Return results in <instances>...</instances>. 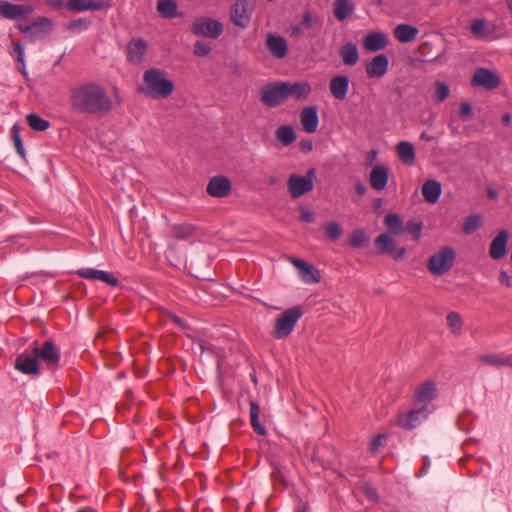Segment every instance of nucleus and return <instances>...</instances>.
Returning a JSON list of instances; mask_svg holds the SVG:
<instances>
[{
	"label": "nucleus",
	"mask_w": 512,
	"mask_h": 512,
	"mask_svg": "<svg viewBox=\"0 0 512 512\" xmlns=\"http://www.w3.org/2000/svg\"><path fill=\"white\" fill-rule=\"evenodd\" d=\"M123 99L117 90L111 97L104 86L95 81L84 82L71 88L70 108L74 113L93 117H104L120 106Z\"/></svg>",
	"instance_id": "1"
},
{
	"label": "nucleus",
	"mask_w": 512,
	"mask_h": 512,
	"mask_svg": "<svg viewBox=\"0 0 512 512\" xmlns=\"http://www.w3.org/2000/svg\"><path fill=\"white\" fill-rule=\"evenodd\" d=\"M143 86L138 91L152 99H166L174 91L173 81L166 78V72L159 68H150L143 74Z\"/></svg>",
	"instance_id": "2"
},
{
	"label": "nucleus",
	"mask_w": 512,
	"mask_h": 512,
	"mask_svg": "<svg viewBox=\"0 0 512 512\" xmlns=\"http://www.w3.org/2000/svg\"><path fill=\"white\" fill-rule=\"evenodd\" d=\"M16 28L30 42L43 39L53 29V22L44 16H39L25 23H19Z\"/></svg>",
	"instance_id": "3"
},
{
	"label": "nucleus",
	"mask_w": 512,
	"mask_h": 512,
	"mask_svg": "<svg viewBox=\"0 0 512 512\" xmlns=\"http://www.w3.org/2000/svg\"><path fill=\"white\" fill-rule=\"evenodd\" d=\"M302 315L303 311L300 306H294L285 310L275 321L273 337L275 339L287 337L293 331Z\"/></svg>",
	"instance_id": "4"
},
{
	"label": "nucleus",
	"mask_w": 512,
	"mask_h": 512,
	"mask_svg": "<svg viewBox=\"0 0 512 512\" xmlns=\"http://www.w3.org/2000/svg\"><path fill=\"white\" fill-rule=\"evenodd\" d=\"M455 258L454 249L445 246L428 259L427 269L434 276H442L452 268Z\"/></svg>",
	"instance_id": "5"
},
{
	"label": "nucleus",
	"mask_w": 512,
	"mask_h": 512,
	"mask_svg": "<svg viewBox=\"0 0 512 512\" xmlns=\"http://www.w3.org/2000/svg\"><path fill=\"white\" fill-rule=\"evenodd\" d=\"M30 347L32 348V353L37 357L38 361L45 363L48 367H58L61 358V352L53 340H45L41 345L37 340H34Z\"/></svg>",
	"instance_id": "6"
},
{
	"label": "nucleus",
	"mask_w": 512,
	"mask_h": 512,
	"mask_svg": "<svg viewBox=\"0 0 512 512\" xmlns=\"http://www.w3.org/2000/svg\"><path fill=\"white\" fill-rule=\"evenodd\" d=\"M316 170L310 168L305 176L291 174L287 180L288 191L292 198L296 199L310 192L314 188Z\"/></svg>",
	"instance_id": "7"
},
{
	"label": "nucleus",
	"mask_w": 512,
	"mask_h": 512,
	"mask_svg": "<svg viewBox=\"0 0 512 512\" xmlns=\"http://www.w3.org/2000/svg\"><path fill=\"white\" fill-rule=\"evenodd\" d=\"M191 31L196 36L216 39L222 34L223 25L218 20L208 17H199L193 22Z\"/></svg>",
	"instance_id": "8"
},
{
	"label": "nucleus",
	"mask_w": 512,
	"mask_h": 512,
	"mask_svg": "<svg viewBox=\"0 0 512 512\" xmlns=\"http://www.w3.org/2000/svg\"><path fill=\"white\" fill-rule=\"evenodd\" d=\"M34 8L30 4H13L7 0H0V15L9 20L26 19Z\"/></svg>",
	"instance_id": "9"
},
{
	"label": "nucleus",
	"mask_w": 512,
	"mask_h": 512,
	"mask_svg": "<svg viewBox=\"0 0 512 512\" xmlns=\"http://www.w3.org/2000/svg\"><path fill=\"white\" fill-rule=\"evenodd\" d=\"M501 83L500 77L488 68H478L472 79L471 85L474 87H482L486 90H494Z\"/></svg>",
	"instance_id": "10"
},
{
	"label": "nucleus",
	"mask_w": 512,
	"mask_h": 512,
	"mask_svg": "<svg viewBox=\"0 0 512 512\" xmlns=\"http://www.w3.org/2000/svg\"><path fill=\"white\" fill-rule=\"evenodd\" d=\"M260 100L267 107H276L285 100L282 82L266 85L260 92Z\"/></svg>",
	"instance_id": "11"
},
{
	"label": "nucleus",
	"mask_w": 512,
	"mask_h": 512,
	"mask_svg": "<svg viewBox=\"0 0 512 512\" xmlns=\"http://www.w3.org/2000/svg\"><path fill=\"white\" fill-rule=\"evenodd\" d=\"M14 367L25 375H38L40 373L37 357L32 351L30 353L27 351L20 353L15 359Z\"/></svg>",
	"instance_id": "12"
},
{
	"label": "nucleus",
	"mask_w": 512,
	"mask_h": 512,
	"mask_svg": "<svg viewBox=\"0 0 512 512\" xmlns=\"http://www.w3.org/2000/svg\"><path fill=\"white\" fill-rule=\"evenodd\" d=\"M428 415L427 405H423L420 408L412 409L407 413L400 414L397 417V425L405 430L414 429L419 423L420 419L426 418Z\"/></svg>",
	"instance_id": "13"
},
{
	"label": "nucleus",
	"mask_w": 512,
	"mask_h": 512,
	"mask_svg": "<svg viewBox=\"0 0 512 512\" xmlns=\"http://www.w3.org/2000/svg\"><path fill=\"white\" fill-rule=\"evenodd\" d=\"M232 190V183L226 176H213L210 178L206 191L207 193L215 198H223L230 194Z\"/></svg>",
	"instance_id": "14"
},
{
	"label": "nucleus",
	"mask_w": 512,
	"mask_h": 512,
	"mask_svg": "<svg viewBox=\"0 0 512 512\" xmlns=\"http://www.w3.org/2000/svg\"><path fill=\"white\" fill-rule=\"evenodd\" d=\"M389 59L385 54H378L368 61L365 65L367 77L370 79H380L388 71Z\"/></svg>",
	"instance_id": "15"
},
{
	"label": "nucleus",
	"mask_w": 512,
	"mask_h": 512,
	"mask_svg": "<svg viewBox=\"0 0 512 512\" xmlns=\"http://www.w3.org/2000/svg\"><path fill=\"white\" fill-rule=\"evenodd\" d=\"M230 19L232 23L240 28H246L251 21V14L248 11L246 0H237L231 7Z\"/></svg>",
	"instance_id": "16"
},
{
	"label": "nucleus",
	"mask_w": 512,
	"mask_h": 512,
	"mask_svg": "<svg viewBox=\"0 0 512 512\" xmlns=\"http://www.w3.org/2000/svg\"><path fill=\"white\" fill-rule=\"evenodd\" d=\"M65 6L73 12L99 11L110 7V0H69Z\"/></svg>",
	"instance_id": "17"
},
{
	"label": "nucleus",
	"mask_w": 512,
	"mask_h": 512,
	"mask_svg": "<svg viewBox=\"0 0 512 512\" xmlns=\"http://www.w3.org/2000/svg\"><path fill=\"white\" fill-rule=\"evenodd\" d=\"M290 262L299 269L301 279L305 283L313 284L321 281L320 272L312 264L296 257H290Z\"/></svg>",
	"instance_id": "18"
},
{
	"label": "nucleus",
	"mask_w": 512,
	"mask_h": 512,
	"mask_svg": "<svg viewBox=\"0 0 512 512\" xmlns=\"http://www.w3.org/2000/svg\"><path fill=\"white\" fill-rule=\"evenodd\" d=\"M265 47L270 52V54L277 59H283L287 56L288 44L287 41L281 36L269 33L266 36Z\"/></svg>",
	"instance_id": "19"
},
{
	"label": "nucleus",
	"mask_w": 512,
	"mask_h": 512,
	"mask_svg": "<svg viewBox=\"0 0 512 512\" xmlns=\"http://www.w3.org/2000/svg\"><path fill=\"white\" fill-rule=\"evenodd\" d=\"M76 274L85 279L103 281L112 287H116L119 285V280L112 273L107 271L92 268H82L77 270Z\"/></svg>",
	"instance_id": "20"
},
{
	"label": "nucleus",
	"mask_w": 512,
	"mask_h": 512,
	"mask_svg": "<svg viewBox=\"0 0 512 512\" xmlns=\"http://www.w3.org/2000/svg\"><path fill=\"white\" fill-rule=\"evenodd\" d=\"M284 88L285 99L292 97L297 100H305L309 97L312 88L308 82H282Z\"/></svg>",
	"instance_id": "21"
},
{
	"label": "nucleus",
	"mask_w": 512,
	"mask_h": 512,
	"mask_svg": "<svg viewBox=\"0 0 512 512\" xmlns=\"http://www.w3.org/2000/svg\"><path fill=\"white\" fill-rule=\"evenodd\" d=\"M508 241L509 232L507 230H500L490 244L489 256L494 260L503 258L506 254Z\"/></svg>",
	"instance_id": "22"
},
{
	"label": "nucleus",
	"mask_w": 512,
	"mask_h": 512,
	"mask_svg": "<svg viewBox=\"0 0 512 512\" xmlns=\"http://www.w3.org/2000/svg\"><path fill=\"white\" fill-rule=\"evenodd\" d=\"M302 128L307 133L316 132L319 125L318 110L316 106H307L300 112Z\"/></svg>",
	"instance_id": "23"
},
{
	"label": "nucleus",
	"mask_w": 512,
	"mask_h": 512,
	"mask_svg": "<svg viewBox=\"0 0 512 512\" xmlns=\"http://www.w3.org/2000/svg\"><path fill=\"white\" fill-rule=\"evenodd\" d=\"M147 52V42L143 39H132L126 48L127 60L134 64L142 62Z\"/></svg>",
	"instance_id": "24"
},
{
	"label": "nucleus",
	"mask_w": 512,
	"mask_h": 512,
	"mask_svg": "<svg viewBox=\"0 0 512 512\" xmlns=\"http://www.w3.org/2000/svg\"><path fill=\"white\" fill-rule=\"evenodd\" d=\"M388 37L382 32H370L363 38V47L367 51L377 52L388 45Z\"/></svg>",
	"instance_id": "25"
},
{
	"label": "nucleus",
	"mask_w": 512,
	"mask_h": 512,
	"mask_svg": "<svg viewBox=\"0 0 512 512\" xmlns=\"http://www.w3.org/2000/svg\"><path fill=\"white\" fill-rule=\"evenodd\" d=\"M389 180V170L383 165H376L369 175V182L373 189L381 191L385 189Z\"/></svg>",
	"instance_id": "26"
},
{
	"label": "nucleus",
	"mask_w": 512,
	"mask_h": 512,
	"mask_svg": "<svg viewBox=\"0 0 512 512\" xmlns=\"http://www.w3.org/2000/svg\"><path fill=\"white\" fill-rule=\"evenodd\" d=\"M349 78L344 75L333 77L329 83L331 94L338 100H344L349 90Z\"/></svg>",
	"instance_id": "27"
},
{
	"label": "nucleus",
	"mask_w": 512,
	"mask_h": 512,
	"mask_svg": "<svg viewBox=\"0 0 512 512\" xmlns=\"http://www.w3.org/2000/svg\"><path fill=\"white\" fill-rule=\"evenodd\" d=\"M329 449L326 447H317L310 455V461L313 469H328L332 464V459L327 455Z\"/></svg>",
	"instance_id": "28"
},
{
	"label": "nucleus",
	"mask_w": 512,
	"mask_h": 512,
	"mask_svg": "<svg viewBox=\"0 0 512 512\" xmlns=\"http://www.w3.org/2000/svg\"><path fill=\"white\" fill-rule=\"evenodd\" d=\"M436 385L432 381H427L420 385L414 393L415 403H426L433 400L436 397Z\"/></svg>",
	"instance_id": "29"
},
{
	"label": "nucleus",
	"mask_w": 512,
	"mask_h": 512,
	"mask_svg": "<svg viewBox=\"0 0 512 512\" xmlns=\"http://www.w3.org/2000/svg\"><path fill=\"white\" fill-rule=\"evenodd\" d=\"M419 33L417 27L409 24H399L394 28V37L401 43H410L414 41Z\"/></svg>",
	"instance_id": "30"
},
{
	"label": "nucleus",
	"mask_w": 512,
	"mask_h": 512,
	"mask_svg": "<svg viewBox=\"0 0 512 512\" xmlns=\"http://www.w3.org/2000/svg\"><path fill=\"white\" fill-rule=\"evenodd\" d=\"M339 55L342 62L347 66H354L359 61V52L356 44L349 42L341 46Z\"/></svg>",
	"instance_id": "31"
},
{
	"label": "nucleus",
	"mask_w": 512,
	"mask_h": 512,
	"mask_svg": "<svg viewBox=\"0 0 512 512\" xmlns=\"http://www.w3.org/2000/svg\"><path fill=\"white\" fill-rule=\"evenodd\" d=\"M422 195L428 203H436L441 195V184L437 180H427L422 186Z\"/></svg>",
	"instance_id": "32"
},
{
	"label": "nucleus",
	"mask_w": 512,
	"mask_h": 512,
	"mask_svg": "<svg viewBox=\"0 0 512 512\" xmlns=\"http://www.w3.org/2000/svg\"><path fill=\"white\" fill-rule=\"evenodd\" d=\"M399 159L406 165H413L415 162V148L407 141H401L396 146Z\"/></svg>",
	"instance_id": "33"
},
{
	"label": "nucleus",
	"mask_w": 512,
	"mask_h": 512,
	"mask_svg": "<svg viewBox=\"0 0 512 512\" xmlns=\"http://www.w3.org/2000/svg\"><path fill=\"white\" fill-rule=\"evenodd\" d=\"M375 247L380 254H391L396 250V242L389 234L383 233L375 239Z\"/></svg>",
	"instance_id": "34"
},
{
	"label": "nucleus",
	"mask_w": 512,
	"mask_h": 512,
	"mask_svg": "<svg viewBox=\"0 0 512 512\" xmlns=\"http://www.w3.org/2000/svg\"><path fill=\"white\" fill-rule=\"evenodd\" d=\"M275 137L283 146H289L296 140V132L292 126L282 125L276 129Z\"/></svg>",
	"instance_id": "35"
},
{
	"label": "nucleus",
	"mask_w": 512,
	"mask_h": 512,
	"mask_svg": "<svg viewBox=\"0 0 512 512\" xmlns=\"http://www.w3.org/2000/svg\"><path fill=\"white\" fill-rule=\"evenodd\" d=\"M354 11V5L349 0H335L333 14L339 21H344Z\"/></svg>",
	"instance_id": "36"
},
{
	"label": "nucleus",
	"mask_w": 512,
	"mask_h": 512,
	"mask_svg": "<svg viewBox=\"0 0 512 512\" xmlns=\"http://www.w3.org/2000/svg\"><path fill=\"white\" fill-rule=\"evenodd\" d=\"M384 225L389 233L393 235H400L404 231V223L401 217L395 213H389L384 218Z\"/></svg>",
	"instance_id": "37"
},
{
	"label": "nucleus",
	"mask_w": 512,
	"mask_h": 512,
	"mask_svg": "<svg viewBox=\"0 0 512 512\" xmlns=\"http://www.w3.org/2000/svg\"><path fill=\"white\" fill-rule=\"evenodd\" d=\"M196 230V227L189 223L174 224L171 227L172 236L176 240H186L190 238Z\"/></svg>",
	"instance_id": "38"
},
{
	"label": "nucleus",
	"mask_w": 512,
	"mask_h": 512,
	"mask_svg": "<svg viewBox=\"0 0 512 512\" xmlns=\"http://www.w3.org/2000/svg\"><path fill=\"white\" fill-rule=\"evenodd\" d=\"M156 8L164 18L172 19L177 16V3L174 0H158Z\"/></svg>",
	"instance_id": "39"
},
{
	"label": "nucleus",
	"mask_w": 512,
	"mask_h": 512,
	"mask_svg": "<svg viewBox=\"0 0 512 512\" xmlns=\"http://www.w3.org/2000/svg\"><path fill=\"white\" fill-rule=\"evenodd\" d=\"M260 406L255 401H250V423L253 430L259 435H266L265 427L259 421Z\"/></svg>",
	"instance_id": "40"
},
{
	"label": "nucleus",
	"mask_w": 512,
	"mask_h": 512,
	"mask_svg": "<svg viewBox=\"0 0 512 512\" xmlns=\"http://www.w3.org/2000/svg\"><path fill=\"white\" fill-rule=\"evenodd\" d=\"M481 225H482L481 216L472 214V215L467 216L464 219L463 231H464V233L469 235V234L474 233L476 230H478L481 227Z\"/></svg>",
	"instance_id": "41"
},
{
	"label": "nucleus",
	"mask_w": 512,
	"mask_h": 512,
	"mask_svg": "<svg viewBox=\"0 0 512 512\" xmlns=\"http://www.w3.org/2000/svg\"><path fill=\"white\" fill-rule=\"evenodd\" d=\"M28 125L35 131H45L49 128V121L41 118L38 114L30 113L27 115Z\"/></svg>",
	"instance_id": "42"
},
{
	"label": "nucleus",
	"mask_w": 512,
	"mask_h": 512,
	"mask_svg": "<svg viewBox=\"0 0 512 512\" xmlns=\"http://www.w3.org/2000/svg\"><path fill=\"white\" fill-rule=\"evenodd\" d=\"M477 360L481 363L489 364L492 366H512V361L510 359H504L493 354L481 355L477 358Z\"/></svg>",
	"instance_id": "43"
},
{
	"label": "nucleus",
	"mask_w": 512,
	"mask_h": 512,
	"mask_svg": "<svg viewBox=\"0 0 512 512\" xmlns=\"http://www.w3.org/2000/svg\"><path fill=\"white\" fill-rule=\"evenodd\" d=\"M367 235L363 229H355L349 239V244L353 248H361L367 244Z\"/></svg>",
	"instance_id": "44"
},
{
	"label": "nucleus",
	"mask_w": 512,
	"mask_h": 512,
	"mask_svg": "<svg viewBox=\"0 0 512 512\" xmlns=\"http://www.w3.org/2000/svg\"><path fill=\"white\" fill-rule=\"evenodd\" d=\"M447 323L453 334L459 335L462 331V318L458 312H450L447 317Z\"/></svg>",
	"instance_id": "45"
},
{
	"label": "nucleus",
	"mask_w": 512,
	"mask_h": 512,
	"mask_svg": "<svg viewBox=\"0 0 512 512\" xmlns=\"http://www.w3.org/2000/svg\"><path fill=\"white\" fill-rule=\"evenodd\" d=\"M343 233V229L337 222H328L325 225V234L330 241H337Z\"/></svg>",
	"instance_id": "46"
},
{
	"label": "nucleus",
	"mask_w": 512,
	"mask_h": 512,
	"mask_svg": "<svg viewBox=\"0 0 512 512\" xmlns=\"http://www.w3.org/2000/svg\"><path fill=\"white\" fill-rule=\"evenodd\" d=\"M450 93L449 87L444 82L437 81L435 83V94L434 99L436 102H443L448 98Z\"/></svg>",
	"instance_id": "47"
},
{
	"label": "nucleus",
	"mask_w": 512,
	"mask_h": 512,
	"mask_svg": "<svg viewBox=\"0 0 512 512\" xmlns=\"http://www.w3.org/2000/svg\"><path fill=\"white\" fill-rule=\"evenodd\" d=\"M11 135L14 142L15 149L17 153L24 158L25 157V150L23 147V142L20 137V131L19 127L17 125H14L11 129Z\"/></svg>",
	"instance_id": "48"
},
{
	"label": "nucleus",
	"mask_w": 512,
	"mask_h": 512,
	"mask_svg": "<svg viewBox=\"0 0 512 512\" xmlns=\"http://www.w3.org/2000/svg\"><path fill=\"white\" fill-rule=\"evenodd\" d=\"M406 230L412 235L413 239L418 241L421 236L422 223L416 221H409L406 224Z\"/></svg>",
	"instance_id": "49"
},
{
	"label": "nucleus",
	"mask_w": 512,
	"mask_h": 512,
	"mask_svg": "<svg viewBox=\"0 0 512 512\" xmlns=\"http://www.w3.org/2000/svg\"><path fill=\"white\" fill-rule=\"evenodd\" d=\"M89 24V21L83 18L73 19L68 23L67 29L72 32L77 30H86L89 27Z\"/></svg>",
	"instance_id": "50"
},
{
	"label": "nucleus",
	"mask_w": 512,
	"mask_h": 512,
	"mask_svg": "<svg viewBox=\"0 0 512 512\" xmlns=\"http://www.w3.org/2000/svg\"><path fill=\"white\" fill-rule=\"evenodd\" d=\"M211 52V46L204 41H196L194 44V54L205 57Z\"/></svg>",
	"instance_id": "51"
},
{
	"label": "nucleus",
	"mask_w": 512,
	"mask_h": 512,
	"mask_svg": "<svg viewBox=\"0 0 512 512\" xmlns=\"http://www.w3.org/2000/svg\"><path fill=\"white\" fill-rule=\"evenodd\" d=\"M486 27V22L483 19H475L471 23V31L475 35L483 34Z\"/></svg>",
	"instance_id": "52"
},
{
	"label": "nucleus",
	"mask_w": 512,
	"mask_h": 512,
	"mask_svg": "<svg viewBox=\"0 0 512 512\" xmlns=\"http://www.w3.org/2000/svg\"><path fill=\"white\" fill-rule=\"evenodd\" d=\"M459 115L462 118L472 117V106L469 102H462L459 107Z\"/></svg>",
	"instance_id": "53"
},
{
	"label": "nucleus",
	"mask_w": 512,
	"mask_h": 512,
	"mask_svg": "<svg viewBox=\"0 0 512 512\" xmlns=\"http://www.w3.org/2000/svg\"><path fill=\"white\" fill-rule=\"evenodd\" d=\"M300 219L304 222H307V223H311V222H314L315 220V217H314V213L307 209V208H301L300 209Z\"/></svg>",
	"instance_id": "54"
},
{
	"label": "nucleus",
	"mask_w": 512,
	"mask_h": 512,
	"mask_svg": "<svg viewBox=\"0 0 512 512\" xmlns=\"http://www.w3.org/2000/svg\"><path fill=\"white\" fill-rule=\"evenodd\" d=\"M499 282L507 287H512V277L505 270L500 271Z\"/></svg>",
	"instance_id": "55"
},
{
	"label": "nucleus",
	"mask_w": 512,
	"mask_h": 512,
	"mask_svg": "<svg viewBox=\"0 0 512 512\" xmlns=\"http://www.w3.org/2000/svg\"><path fill=\"white\" fill-rule=\"evenodd\" d=\"M13 50L17 54V62L23 63L24 60V49L19 42L13 43Z\"/></svg>",
	"instance_id": "56"
},
{
	"label": "nucleus",
	"mask_w": 512,
	"mask_h": 512,
	"mask_svg": "<svg viewBox=\"0 0 512 512\" xmlns=\"http://www.w3.org/2000/svg\"><path fill=\"white\" fill-rule=\"evenodd\" d=\"M302 25L306 28H311L312 25H313V21H312V15L309 11H306L304 14H303V18H302Z\"/></svg>",
	"instance_id": "57"
},
{
	"label": "nucleus",
	"mask_w": 512,
	"mask_h": 512,
	"mask_svg": "<svg viewBox=\"0 0 512 512\" xmlns=\"http://www.w3.org/2000/svg\"><path fill=\"white\" fill-rule=\"evenodd\" d=\"M385 438L384 435H377L371 442V450L377 451L378 448L382 445V440Z\"/></svg>",
	"instance_id": "58"
},
{
	"label": "nucleus",
	"mask_w": 512,
	"mask_h": 512,
	"mask_svg": "<svg viewBox=\"0 0 512 512\" xmlns=\"http://www.w3.org/2000/svg\"><path fill=\"white\" fill-rule=\"evenodd\" d=\"M300 148L305 153L310 152L313 149V143L311 140H302L300 142Z\"/></svg>",
	"instance_id": "59"
},
{
	"label": "nucleus",
	"mask_w": 512,
	"mask_h": 512,
	"mask_svg": "<svg viewBox=\"0 0 512 512\" xmlns=\"http://www.w3.org/2000/svg\"><path fill=\"white\" fill-rule=\"evenodd\" d=\"M392 254V257L394 260L398 261V260H401L404 258L405 254H406V249L404 247L398 249L397 251L395 250Z\"/></svg>",
	"instance_id": "60"
},
{
	"label": "nucleus",
	"mask_w": 512,
	"mask_h": 512,
	"mask_svg": "<svg viewBox=\"0 0 512 512\" xmlns=\"http://www.w3.org/2000/svg\"><path fill=\"white\" fill-rule=\"evenodd\" d=\"M47 4L53 9H60L63 7V0H47Z\"/></svg>",
	"instance_id": "61"
},
{
	"label": "nucleus",
	"mask_w": 512,
	"mask_h": 512,
	"mask_svg": "<svg viewBox=\"0 0 512 512\" xmlns=\"http://www.w3.org/2000/svg\"><path fill=\"white\" fill-rule=\"evenodd\" d=\"M355 190L358 195L363 196L367 192V187L362 182H358L355 185Z\"/></svg>",
	"instance_id": "62"
},
{
	"label": "nucleus",
	"mask_w": 512,
	"mask_h": 512,
	"mask_svg": "<svg viewBox=\"0 0 512 512\" xmlns=\"http://www.w3.org/2000/svg\"><path fill=\"white\" fill-rule=\"evenodd\" d=\"M365 493L367 495V497L371 500H377V492L375 489L371 488V487H367L365 489Z\"/></svg>",
	"instance_id": "63"
},
{
	"label": "nucleus",
	"mask_w": 512,
	"mask_h": 512,
	"mask_svg": "<svg viewBox=\"0 0 512 512\" xmlns=\"http://www.w3.org/2000/svg\"><path fill=\"white\" fill-rule=\"evenodd\" d=\"M511 119H512V117H511V115H510L509 113H504V114L502 115V119H501V120H502V123H503L505 126H508V125H510V123H511Z\"/></svg>",
	"instance_id": "64"
}]
</instances>
